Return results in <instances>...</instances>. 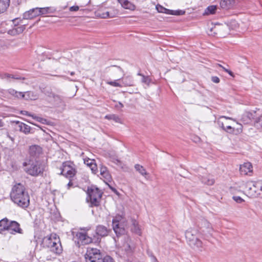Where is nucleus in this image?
Returning <instances> with one entry per match:
<instances>
[{"label":"nucleus","instance_id":"obj_15","mask_svg":"<svg viewBox=\"0 0 262 262\" xmlns=\"http://www.w3.org/2000/svg\"><path fill=\"white\" fill-rule=\"evenodd\" d=\"M39 15L38 8H35L25 12L23 14V18L31 19Z\"/></svg>","mask_w":262,"mask_h":262},{"label":"nucleus","instance_id":"obj_19","mask_svg":"<svg viewBox=\"0 0 262 262\" xmlns=\"http://www.w3.org/2000/svg\"><path fill=\"white\" fill-rule=\"evenodd\" d=\"M41 151V148L36 145L31 146L29 150V153L33 158H35L38 156Z\"/></svg>","mask_w":262,"mask_h":262},{"label":"nucleus","instance_id":"obj_51","mask_svg":"<svg viewBox=\"0 0 262 262\" xmlns=\"http://www.w3.org/2000/svg\"><path fill=\"white\" fill-rule=\"evenodd\" d=\"M79 8L77 6H72L69 8L70 11H77Z\"/></svg>","mask_w":262,"mask_h":262},{"label":"nucleus","instance_id":"obj_34","mask_svg":"<svg viewBox=\"0 0 262 262\" xmlns=\"http://www.w3.org/2000/svg\"><path fill=\"white\" fill-rule=\"evenodd\" d=\"M202 181L204 184L208 185H212L214 183V180L210 176L203 177Z\"/></svg>","mask_w":262,"mask_h":262},{"label":"nucleus","instance_id":"obj_36","mask_svg":"<svg viewBox=\"0 0 262 262\" xmlns=\"http://www.w3.org/2000/svg\"><path fill=\"white\" fill-rule=\"evenodd\" d=\"M123 84L125 86H132L133 85V80L130 77H126L122 79Z\"/></svg>","mask_w":262,"mask_h":262},{"label":"nucleus","instance_id":"obj_59","mask_svg":"<svg viewBox=\"0 0 262 262\" xmlns=\"http://www.w3.org/2000/svg\"><path fill=\"white\" fill-rule=\"evenodd\" d=\"M74 74H75V73H74V72H71V73H70V74H71V75H72H72H74Z\"/></svg>","mask_w":262,"mask_h":262},{"label":"nucleus","instance_id":"obj_50","mask_svg":"<svg viewBox=\"0 0 262 262\" xmlns=\"http://www.w3.org/2000/svg\"><path fill=\"white\" fill-rule=\"evenodd\" d=\"M211 80H212V81L213 82H214V83H219V82H220V80L219 78V77H216V76H213V77H212V78H211Z\"/></svg>","mask_w":262,"mask_h":262},{"label":"nucleus","instance_id":"obj_45","mask_svg":"<svg viewBox=\"0 0 262 262\" xmlns=\"http://www.w3.org/2000/svg\"><path fill=\"white\" fill-rule=\"evenodd\" d=\"M107 83L112 86L116 87H121L122 85L117 82V81H110Z\"/></svg>","mask_w":262,"mask_h":262},{"label":"nucleus","instance_id":"obj_25","mask_svg":"<svg viewBox=\"0 0 262 262\" xmlns=\"http://www.w3.org/2000/svg\"><path fill=\"white\" fill-rule=\"evenodd\" d=\"M228 119L235 121L231 118L227 117H225V116L220 117L217 121V123H218L219 126L221 127V128H222L224 130H225V128L226 127L225 125L227 124V120H228Z\"/></svg>","mask_w":262,"mask_h":262},{"label":"nucleus","instance_id":"obj_31","mask_svg":"<svg viewBox=\"0 0 262 262\" xmlns=\"http://www.w3.org/2000/svg\"><path fill=\"white\" fill-rule=\"evenodd\" d=\"M104 118L108 120H113L117 123H121V120L120 118L118 115L115 114L107 115L105 116Z\"/></svg>","mask_w":262,"mask_h":262},{"label":"nucleus","instance_id":"obj_20","mask_svg":"<svg viewBox=\"0 0 262 262\" xmlns=\"http://www.w3.org/2000/svg\"><path fill=\"white\" fill-rule=\"evenodd\" d=\"M16 128L20 132L25 133V134H29L30 132L31 127L29 125L19 121L16 122Z\"/></svg>","mask_w":262,"mask_h":262},{"label":"nucleus","instance_id":"obj_13","mask_svg":"<svg viewBox=\"0 0 262 262\" xmlns=\"http://www.w3.org/2000/svg\"><path fill=\"white\" fill-rule=\"evenodd\" d=\"M7 231L12 234L23 233V230L20 228V225L16 221H10Z\"/></svg>","mask_w":262,"mask_h":262},{"label":"nucleus","instance_id":"obj_6","mask_svg":"<svg viewBox=\"0 0 262 262\" xmlns=\"http://www.w3.org/2000/svg\"><path fill=\"white\" fill-rule=\"evenodd\" d=\"M86 200L90 202L91 206H98L102 196V192L96 187H91L88 189Z\"/></svg>","mask_w":262,"mask_h":262},{"label":"nucleus","instance_id":"obj_49","mask_svg":"<svg viewBox=\"0 0 262 262\" xmlns=\"http://www.w3.org/2000/svg\"><path fill=\"white\" fill-rule=\"evenodd\" d=\"M10 76H11V79H13L20 80V79H25L24 77H20L16 75L10 74Z\"/></svg>","mask_w":262,"mask_h":262},{"label":"nucleus","instance_id":"obj_61","mask_svg":"<svg viewBox=\"0 0 262 262\" xmlns=\"http://www.w3.org/2000/svg\"><path fill=\"white\" fill-rule=\"evenodd\" d=\"M24 166H27V163H24Z\"/></svg>","mask_w":262,"mask_h":262},{"label":"nucleus","instance_id":"obj_22","mask_svg":"<svg viewBox=\"0 0 262 262\" xmlns=\"http://www.w3.org/2000/svg\"><path fill=\"white\" fill-rule=\"evenodd\" d=\"M117 1L124 9H129L130 10H135L136 9V6L128 0Z\"/></svg>","mask_w":262,"mask_h":262},{"label":"nucleus","instance_id":"obj_8","mask_svg":"<svg viewBox=\"0 0 262 262\" xmlns=\"http://www.w3.org/2000/svg\"><path fill=\"white\" fill-rule=\"evenodd\" d=\"M21 20L18 18H15L12 20V26L13 27L12 29L7 30V32L8 34L11 36H15L21 34L26 29L25 25H20V21Z\"/></svg>","mask_w":262,"mask_h":262},{"label":"nucleus","instance_id":"obj_9","mask_svg":"<svg viewBox=\"0 0 262 262\" xmlns=\"http://www.w3.org/2000/svg\"><path fill=\"white\" fill-rule=\"evenodd\" d=\"M29 167L27 168V172L33 176H36L43 172V165L38 161H35L32 164H28Z\"/></svg>","mask_w":262,"mask_h":262},{"label":"nucleus","instance_id":"obj_7","mask_svg":"<svg viewBox=\"0 0 262 262\" xmlns=\"http://www.w3.org/2000/svg\"><path fill=\"white\" fill-rule=\"evenodd\" d=\"M85 258L86 262H101L102 255L99 250L89 247L85 254Z\"/></svg>","mask_w":262,"mask_h":262},{"label":"nucleus","instance_id":"obj_43","mask_svg":"<svg viewBox=\"0 0 262 262\" xmlns=\"http://www.w3.org/2000/svg\"><path fill=\"white\" fill-rule=\"evenodd\" d=\"M45 95L48 97L49 100L51 101V99H53V98L55 95L54 93H53L51 91H47L46 92H45Z\"/></svg>","mask_w":262,"mask_h":262},{"label":"nucleus","instance_id":"obj_52","mask_svg":"<svg viewBox=\"0 0 262 262\" xmlns=\"http://www.w3.org/2000/svg\"><path fill=\"white\" fill-rule=\"evenodd\" d=\"M2 78L9 80V81H11L10 80V79H11V76L10 74L6 73L4 74L2 76Z\"/></svg>","mask_w":262,"mask_h":262},{"label":"nucleus","instance_id":"obj_56","mask_svg":"<svg viewBox=\"0 0 262 262\" xmlns=\"http://www.w3.org/2000/svg\"><path fill=\"white\" fill-rule=\"evenodd\" d=\"M73 185V183L70 181L67 185L68 188H70V187Z\"/></svg>","mask_w":262,"mask_h":262},{"label":"nucleus","instance_id":"obj_4","mask_svg":"<svg viewBox=\"0 0 262 262\" xmlns=\"http://www.w3.org/2000/svg\"><path fill=\"white\" fill-rule=\"evenodd\" d=\"M198 233L196 229L189 228L185 232V237L191 248L202 251V242L199 238Z\"/></svg>","mask_w":262,"mask_h":262},{"label":"nucleus","instance_id":"obj_3","mask_svg":"<svg viewBox=\"0 0 262 262\" xmlns=\"http://www.w3.org/2000/svg\"><path fill=\"white\" fill-rule=\"evenodd\" d=\"M43 243L45 247L56 254H59L62 251L60 239L56 234H51L50 237L45 238Z\"/></svg>","mask_w":262,"mask_h":262},{"label":"nucleus","instance_id":"obj_17","mask_svg":"<svg viewBox=\"0 0 262 262\" xmlns=\"http://www.w3.org/2000/svg\"><path fill=\"white\" fill-rule=\"evenodd\" d=\"M158 11L160 12L165 13L167 14L175 15H182L185 14V12L183 10H171L167 9L162 7H160V9L157 7Z\"/></svg>","mask_w":262,"mask_h":262},{"label":"nucleus","instance_id":"obj_27","mask_svg":"<svg viewBox=\"0 0 262 262\" xmlns=\"http://www.w3.org/2000/svg\"><path fill=\"white\" fill-rule=\"evenodd\" d=\"M234 0H221L220 2L221 7L223 9H229L234 4Z\"/></svg>","mask_w":262,"mask_h":262},{"label":"nucleus","instance_id":"obj_47","mask_svg":"<svg viewBox=\"0 0 262 262\" xmlns=\"http://www.w3.org/2000/svg\"><path fill=\"white\" fill-rule=\"evenodd\" d=\"M233 200L238 203H241L244 201V200L240 196H234L233 197Z\"/></svg>","mask_w":262,"mask_h":262},{"label":"nucleus","instance_id":"obj_41","mask_svg":"<svg viewBox=\"0 0 262 262\" xmlns=\"http://www.w3.org/2000/svg\"><path fill=\"white\" fill-rule=\"evenodd\" d=\"M225 131L229 133H233L234 132V128L232 127L231 125H229L227 122V124L225 125Z\"/></svg>","mask_w":262,"mask_h":262},{"label":"nucleus","instance_id":"obj_37","mask_svg":"<svg viewBox=\"0 0 262 262\" xmlns=\"http://www.w3.org/2000/svg\"><path fill=\"white\" fill-rule=\"evenodd\" d=\"M62 100L61 97L59 95H56L55 94L53 98V99L51 100V102L55 103V104H59L62 102Z\"/></svg>","mask_w":262,"mask_h":262},{"label":"nucleus","instance_id":"obj_5","mask_svg":"<svg viewBox=\"0 0 262 262\" xmlns=\"http://www.w3.org/2000/svg\"><path fill=\"white\" fill-rule=\"evenodd\" d=\"M128 226V221L123 215L118 214L113 220V228L117 236L124 234Z\"/></svg>","mask_w":262,"mask_h":262},{"label":"nucleus","instance_id":"obj_44","mask_svg":"<svg viewBox=\"0 0 262 262\" xmlns=\"http://www.w3.org/2000/svg\"><path fill=\"white\" fill-rule=\"evenodd\" d=\"M89 167L91 168L93 173H96L97 172V166L95 162L94 163H92V165H91V166Z\"/></svg>","mask_w":262,"mask_h":262},{"label":"nucleus","instance_id":"obj_53","mask_svg":"<svg viewBox=\"0 0 262 262\" xmlns=\"http://www.w3.org/2000/svg\"><path fill=\"white\" fill-rule=\"evenodd\" d=\"M21 114H22L23 115H26V116H31L32 115H30L28 112L26 111H21Z\"/></svg>","mask_w":262,"mask_h":262},{"label":"nucleus","instance_id":"obj_14","mask_svg":"<svg viewBox=\"0 0 262 262\" xmlns=\"http://www.w3.org/2000/svg\"><path fill=\"white\" fill-rule=\"evenodd\" d=\"M100 174L101 176L100 178L103 179L106 183L111 181L112 176L106 167L102 165L100 167Z\"/></svg>","mask_w":262,"mask_h":262},{"label":"nucleus","instance_id":"obj_60","mask_svg":"<svg viewBox=\"0 0 262 262\" xmlns=\"http://www.w3.org/2000/svg\"><path fill=\"white\" fill-rule=\"evenodd\" d=\"M3 125V123H2V122L1 121V120H0V126H2Z\"/></svg>","mask_w":262,"mask_h":262},{"label":"nucleus","instance_id":"obj_2","mask_svg":"<svg viewBox=\"0 0 262 262\" xmlns=\"http://www.w3.org/2000/svg\"><path fill=\"white\" fill-rule=\"evenodd\" d=\"M240 187L246 189L247 195L251 198H256L262 192V184L260 181L243 182Z\"/></svg>","mask_w":262,"mask_h":262},{"label":"nucleus","instance_id":"obj_21","mask_svg":"<svg viewBox=\"0 0 262 262\" xmlns=\"http://www.w3.org/2000/svg\"><path fill=\"white\" fill-rule=\"evenodd\" d=\"M253 117L254 116L252 113L249 112H246L242 115L241 121L244 124H248L251 122Z\"/></svg>","mask_w":262,"mask_h":262},{"label":"nucleus","instance_id":"obj_30","mask_svg":"<svg viewBox=\"0 0 262 262\" xmlns=\"http://www.w3.org/2000/svg\"><path fill=\"white\" fill-rule=\"evenodd\" d=\"M39 15H45L53 12V10L51 7L38 8Z\"/></svg>","mask_w":262,"mask_h":262},{"label":"nucleus","instance_id":"obj_39","mask_svg":"<svg viewBox=\"0 0 262 262\" xmlns=\"http://www.w3.org/2000/svg\"><path fill=\"white\" fill-rule=\"evenodd\" d=\"M138 75L142 76L141 81L142 82L148 85L150 82V79L148 76H145L141 73H139Z\"/></svg>","mask_w":262,"mask_h":262},{"label":"nucleus","instance_id":"obj_40","mask_svg":"<svg viewBox=\"0 0 262 262\" xmlns=\"http://www.w3.org/2000/svg\"><path fill=\"white\" fill-rule=\"evenodd\" d=\"M204 225L206 226V229L207 230L206 231H205L204 230H202V232H207L208 233H210L211 231L212 230V229L210 226V224L209 223H208V222H207L206 221H205L204 222Z\"/></svg>","mask_w":262,"mask_h":262},{"label":"nucleus","instance_id":"obj_42","mask_svg":"<svg viewBox=\"0 0 262 262\" xmlns=\"http://www.w3.org/2000/svg\"><path fill=\"white\" fill-rule=\"evenodd\" d=\"M95 162L94 160L90 159H84V163L88 166L90 167L92 163H94Z\"/></svg>","mask_w":262,"mask_h":262},{"label":"nucleus","instance_id":"obj_38","mask_svg":"<svg viewBox=\"0 0 262 262\" xmlns=\"http://www.w3.org/2000/svg\"><path fill=\"white\" fill-rule=\"evenodd\" d=\"M254 126L257 128H262V115L256 119L254 122Z\"/></svg>","mask_w":262,"mask_h":262},{"label":"nucleus","instance_id":"obj_46","mask_svg":"<svg viewBox=\"0 0 262 262\" xmlns=\"http://www.w3.org/2000/svg\"><path fill=\"white\" fill-rule=\"evenodd\" d=\"M101 262H114L113 258L110 256H106L102 259Z\"/></svg>","mask_w":262,"mask_h":262},{"label":"nucleus","instance_id":"obj_33","mask_svg":"<svg viewBox=\"0 0 262 262\" xmlns=\"http://www.w3.org/2000/svg\"><path fill=\"white\" fill-rule=\"evenodd\" d=\"M135 168L136 171H138L143 176H145L147 174L145 169L142 165L136 164L135 165Z\"/></svg>","mask_w":262,"mask_h":262},{"label":"nucleus","instance_id":"obj_57","mask_svg":"<svg viewBox=\"0 0 262 262\" xmlns=\"http://www.w3.org/2000/svg\"><path fill=\"white\" fill-rule=\"evenodd\" d=\"M226 72L228 73L229 75L232 76V72L230 70H226Z\"/></svg>","mask_w":262,"mask_h":262},{"label":"nucleus","instance_id":"obj_54","mask_svg":"<svg viewBox=\"0 0 262 262\" xmlns=\"http://www.w3.org/2000/svg\"><path fill=\"white\" fill-rule=\"evenodd\" d=\"M116 107H117V108H122L123 107V105L122 103L119 102L118 103H117L116 105Z\"/></svg>","mask_w":262,"mask_h":262},{"label":"nucleus","instance_id":"obj_28","mask_svg":"<svg viewBox=\"0 0 262 262\" xmlns=\"http://www.w3.org/2000/svg\"><path fill=\"white\" fill-rule=\"evenodd\" d=\"M10 221L7 218H4L0 221V233L4 231L7 230Z\"/></svg>","mask_w":262,"mask_h":262},{"label":"nucleus","instance_id":"obj_1","mask_svg":"<svg viewBox=\"0 0 262 262\" xmlns=\"http://www.w3.org/2000/svg\"><path fill=\"white\" fill-rule=\"evenodd\" d=\"M10 196L12 202L20 207L25 208L29 206L30 196L24 185L20 183L12 186Z\"/></svg>","mask_w":262,"mask_h":262},{"label":"nucleus","instance_id":"obj_55","mask_svg":"<svg viewBox=\"0 0 262 262\" xmlns=\"http://www.w3.org/2000/svg\"><path fill=\"white\" fill-rule=\"evenodd\" d=\"M151 262H158V260L157 259V258L154 256H151Z\"/></svg>","mask_w":262,"mask_h":262},{"label":"nucleus","instance_id":"obj_58","mask_svg":"<svg viewBox=\"0 0 262 262\" xmlns=\"http://www.w3.org/2000/svg\"><path fill=\"white\" fill-rule=\"evenodd\" d=\"M219 66L222 67V69L224 70V71H225L226 72V70H228V69H226L225 68H224V67H223L222 66H221V64H219Z\"/></svg>","mask_w":262,"mask_h":262},{"label":"nucleus","instance_id":"obj_23","mask_svg":"<svg viewBox=\"0 0 262 262\" xmlns=\"http://www.w3.org/2000/svg\"><path fill=\"white\" fill-rule=\"evenodd\" d=\"M96 234L101 237L107 236L108 234V230L103 225H98L96 229Z\"/></svg>","mask_w":262,"mask_h":262},{"label":"nucleus","instance_id":"obj_26","mask_svg":"<svg viewBox=\"0 0 262 262\" xmlns=\"http://www.w3.org/2000/svg\"><path fill=\"white\" fill-rule=\"evenodd\" d=\"M23 98L25 99H30V100H36L38 98V95L34 92L32 91L26 92L25 93H23Z\"/></svg>","mask_w":262,"mask_h":262},{"label":"nucleus","instance_id":"obj_18","mask_svg":"<svg viewBox=\"0 0 262 262\" xmlns=\"http://www.w3.org/2000/svg\"><path fill=\"white\" fill-rule=\"evenodd\" d=\"M130 222L131 223L130 225V230L132 232L141 235L142 234L141 229L138 224V223L135 219H130Z\"/></svg>","mask_w":262,"mask_h":262},{"label":"nucleus","instance_id":"obj_32","mask_svg":"<svg viewBox=\"0 0 262 262\" xmlns=\"http://www.w3.org/2000/svg\"><path fill=\"white\" fill-rule=\"evenodd\" d=\"M8 93L12 96L18 98H21L24 96L23 95V93L20 92H17L14 89H9L8 90Z\"/></svg>","mask_w":262,"mask_h":262},{"label":"nucleus","instance_id":"obj_29","mask_svg":"<svg viewBox=\"0 0 262 262\" xmlns=\"http://www.w3.org/2000/svg\"><path fill=\"white\" fill-rule=\"evenodd\" d=\"M10 0H0V13L4 12L8 8Z\"/></svg>","mask_w":262,"mask_h":262},{"label":"nucleus","instance_id":"obj_10","mask_svg":"<svg viewBox=\"0 0 262 262\" xmlns=\"http://www.w3.org/2000/svg\"><path fill=\"white\" fill-rule=\"evenodd\" d=\"M60 174L69 179L73 178L76 172V169L69 162H63L60 167Z\"/></svg>","mask_w":262,"mask_h":262},{"label":"nucleus","instance_id":"obj_16","mask_svg":"<svg viewBox=\"0 0 262 262\" xmlns=\"http://www.w3.org/2000/svg\"><path fill=\"white\" fill-rule=\"evenodd\" d=\"M239 171L241 174L247 175L249 173L252 172V165L250 162L244 163L241 165Z\"/></svg>","mask_w":262,"mask_h":262},{"label":"nucleus","instance_id":"obj_12","mask_svg":"<svg viewBox=\"0 0 262 262\" xmlns=\"http://www.w3.org/2000/svg\"><path fill=\"white\" fill-rule=\"evenodd\" d=\"M78 241V244L87 245L92 242V237H90L86 233L78 232L75 235Z\"/></svg>","mask_w":262,"mask_h":262},{"label":"nucleus","instance_id":"obj_35","mask_svg":"<svg viewBox=\"0 0 262 262\" xmlns=\"http://www.w3.org/2000/svg\"><path fill=\"white\" fill-rule=\"evenodd\" d=\"M216 9L217 7L216 6L212 5L208 6L205 10V13L207 15L214 14Z\"/></svg>","mask_w":262,"mask_h":262},{"label":"nucleus","instance_id":"obj_11","mask_svg":"<svg viewBox=\"0 0 262 262\" xmlns=\"http://www.w3.org/2000/svg\"><path fill=\"white\" fill-rule=\"evenodd\" d=\"M134 248L130 238L128 236H126L124 238V242L120 247L119 250L124 252L123 254L128 256L133 253Z\"/></svg>","mask_w":262,"mask_h":262},{"label":"nucleus","instance_id":"obj_48","mask_svg":"<svg viewBox=\"0 0 262 262\" xmlns=\"http://www.w3.org/2000/svg\"><path fill=\"white\" fill-rule=\"evenodd\" d=\"M31 117L34 118V119L36 120L37 121L40 122H41L42 123H44V121H46L45 119L41 118V117H37L36 116H34V115H32Z\"/></svg>","mask_w":262,"mask_h":262},{"label":"nucleus","instance_id":"obj_24","mask_svg":"<svg viewBox=\"0 0 262 262\" xmlns=\"http://www.w3.org/2000/svg\"><path fill=\"white\" fill-rule=\"evenodd\" d=\"M118 13L117 10H111L106 12H102L99 14L100 16L103 18H113L115 17Z\"/></svg>","mask_w":262,"mask_h":262}]
</instances>
